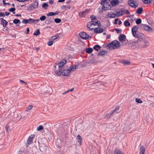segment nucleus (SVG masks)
I'll list each match as a JSON object with an SVG mask.
<instances>
[{
    "mask_svg": "<svg viewBox=\"0 0 154 154\" xmlns=\"http://www.w3.org/2000/svg\"><path fill=\"white\" fill-rule=\"evenodd\" d=\"M60 72H61V75L62 74L63 75L66 76H68L70 74V69H65L63 68L60 70Z\"/></svg>",
    "mask_w": 154,
    "mask_h": 154,
    "instance_id": "6",
    "label": "nucleus"
},
{
    "mask_svg": "<svg viewBox=\"0 0 154 154\" xmlns=\"http://www.w3.org/2000/svg\"><path fill=\"white\" fill-rule=\"evenodd\" d=\"M91 23H93L92 24V25H94V26L96 25L97 24V23H98V21H97V22H94V21H91Z\"/></svg>",
    "mask_w": 154,
    "mask_h": 154,
    "instance_id": "48",
    "label": "nucleus"
},
{
    "mask_svg": "<svg viewBox=\"0 0 154 154\" xmlns=\"http://www.w3.org/2000/svg\"><path fill=\"white\" fill-rule=\"evenodd\" d=\"M66 7V6L65 5H63L61 7V8L62 9H64Z\"/></svg>",
    "mask_w": 154,
    "mask_h": 154,
    "instance_id": "58",
    "label": "nucleus"
},
{
    "mask_svg": "<svg viewBox=\"0 0 154 154\" xmlns=\"http://www.w3.org/2000/svg\"><path fill=\"white\" fill-rule=\"evenodd\" d=\"M119 20V19L116 18L114 20V23L115 24H116L117 23V22Z\"/></svg>",
    "mask_w": 154,
    "mask_h": 154,
    "instance_id": "53",
    "label": "nucleus"
},
{
    "mask_svg": "<svg viewBox=\"0 0 154 154\" xmlns=\"http://www.w3.org/2000/svg\"><path fill=\"white\" fill-rule=\"evenodd\" d=\"M143 10V9L142 8H139L137 9L136 13L139 14H140L142 13Z\"/></svg>",
    "mask_w": 154,
    "mask_h": 154,
    "instance_id": "20",
    "label": "nucleus"
},
{
    "mask_svg": "<svg viewBox=\"0 0 154 154\" xmlns=\"http://www.w3.org/2000/svg\"><path fill=\"white\" fill-rule=\"evenodd\" d=\"M15 10L16 9L15 8H12L8 9V10L11 12H13V14H15Z\"/></svg>",
    "mask_w": 154,
    "mask_h": 154,
    "instance_id": "33",
    "label": "nucleus"
},
{
    "mask_svg": "<svg viewBox=\"0 0 154 154\" xmlns=\"http://www.w3.org/2000/svg\"><path fill=\"white\" fill-rule=\"evenodd\" d=\"M66 63V60H63L58 64H55V65L54 66L55 69H56L57 66L58 67V69H57L54 71L56 75L58 76L61 75V72H60V70L64 68L63 66Z\"/></svg>",
    "mask_w": 154,
    "mask_h": 154,
    "instance_id": "1",
    "label": "nucleus"
},
{
    "mask_svg": "<svg viewBox=\"0 0 154 154\" xmlns=\"http://www.w3.org/2000/svg\"><path fill=\"white\" fill-rule=\"evenodd\" d=\"M120 45V43L118 41L116 40H114L112 41L111 43L109 44L107 46L109 48L113 47V48L117 49L118 48Z\"/></svg>",
    "mask_w": 154,
    "mask_h": 154,
    "instance_id": "4",
    "label": "nucleus"
},
{
    "mask_svg": "<svg viewBox=\"0 0 154 154\" xmlns=\"http://www.w3.org/2000/svg\"><path fill=\"white\" fill-rule=\"evenodd\" d=\"M124 25L125 26H130L131 25V24L128 20H126L124 22Z\"/></svg>",
    "mask_w": 154,
    "mask_h": 154,
    "instance_id": "26",
    "label": "nucleus"
},
{
    "mask_svg": "<svg viewBox=\"0 0 154 154\" xmlns=\"http://www.w3.org/2000/svg\"><path fill=\"white\" fill-rule=\"evenodd\" d=\"M114 154H124L118 148L115 149L114 151Z\"/></svg>",
    "mask_w": 154,
    "mask_h": 154,
    "instance_id": "16",
    "label": "nucleus"
},
{
    "mask_svg": "<svg viewBox=\"0 0 154 154\" xmlns=\"http://www.w3.org/2000/svg\"><path fill=\"white\" fill-rule=\"evenodd\" d=\"M150 105L151 106L154 107V102L150 103Z\"/></svg>",
    "mask_w": 154,
    "mask_h": 154,
    "instance_id": "60",
    "label": "nucleus"
},
{
    "mask_svg": "<svg viewBox=\"0 0 154 154\" xmlns=\"http://www.w3.org/2000/svg\"><path fill=\"white\" fill-rule=\"evenodd\" d=\"M47 15L48 16H53L54 15V12H50L48 14H47Z\"/></svg>",
    "mask_w": 154,
    "mask_h": 154,
    "instance_id": "49",
    "label": "nucleus"
},
{
    "mask_svg": "<svg viewBox=\"0 0 154 154\" xmlns=\"http://www.w3.org/2000/svg\"><path fill=\"white\" fill-rule=\"evenodd\" d=\"M103 31V29L101 28H97L94 29V32L97 33H100Z\"/></svg>",
    "mask_w": 154,
    "mask_h": 154,
    "instance_id": "14",
    "label": "nucleus"
},
{
    "mask_svg": "<svg viewBox=\"0 0 154 154\" xmlns=\"http://www.w3.org/2000/svg\"><path fill=\"white\" fill-rule=\"evenodd\" d=\"M142 1L146 4H148L151 2V1L150 0H142Z\"/></svg>",
    "mask_w": 154,
    "mask_h": 154,
    "instance_id": "36",
    "label": "nucleus"
},
{
    "mask_svg": "<svg viewBox=\"0 0 154 154\" xmlns=\"http://www.w3.org/2000/svg\"><path fill=\"white\" fill-rule=\"evenodd\" d=\"M122 63L125 65H128L130 64V62L128 60H126L122 61Z\"/></svg>",
    "mask_w": 154,
    "mask_h": 154,
    "instance_id": "31",
    "label": "nucleus"
},
{
    "mask_svg": "<svg viewBox=\"0 0 154 154\" xmlns=\"http://www.w3.org/2000/svg\"><path fill=\"white\" fill-rule=\"evenodd\" d=\"M77 66L76 65L71 66L70 67H69V69H70V71H71V70H73L74 69H75Z\"/></svg>",
    "mask_w": 154,
    "mask_h": 154,
    "instance_id": "34",
    "label": "nucleus"
},
{
    "mask_svg": "<svg viewBox=\"0 0 154 154\" xmlns=\"http://www.w3.org/2000/svg\"><path fill=\"white\" fill-rule=\"evenodd\" d=\"M141 20L140 18L137 19L136 21V23L137 24H139L141 23Z\"/></svg>",
    "mask_w": 154,
    "mask_h": 154,
    "instance_id": "41",
    "label": "nucleus"
},
{
    "mask_svg": "<svg viewBox=\"0 0 154 154\" xmlns=\"http://www.w3.org/2000/svg\"><path fill=\"white\" fill-rule=\"evenodd\" d=\"M79 35L82 38L86 40L89 39V38H91V36H89L85 32H80L79 34Z\"/></svg>",
    "mask_w": 154,
    "mask_h": 154,
    "instance_id": "7",
    "label": "nucleus"
},
{
    "mask_svg": "<svg viewBox=\"0 0 154 154\" xmlns=\"http://www.w3.org/2000/svg\"><path fill=\"white\" fill-rule=\"evenodd\" d=\"M43 129V127L42 125H40L37 127V130L38 131H40L42 130Z\"/></svg>",
    "mask_w": 154,
    "mask_h": 154,
    "instance_id": "42",
    "label": "nucleus"
},
{
    "mask_svg": "<svg viewBox=\"0 0 154 154\" xmlns=\"http://www.w3.org/2000/svg\"><path fill=\"white\" fill-rule=\"evenodd\" d=\"M101 48V46L98 45H96L93 47V48L97 51H98V50L97 48L100 49Z\"/></svg>",
    "mask_w": 154,
    "mask_h": 154,
    "instance_id": "29",
    "label": "nucleus"
},
{
    "mask_svg": "<svg viewBox=\"0 0 154 154\" xmlns=\"http://www.w3.org/2000/svg\"><path fill=\"white\" fill-rule=\"evenodd\" d=\"M106 53V51L103 50L99 52L98 54V55L103 56Z\"/></svg>",
    "mask_w": 154,
    "mask_h": 154,
    "instance_id": "23",
    "label": "nucleus"
},
{
    "mask_svg": "<svg viewBox=\"0 0 154 154\" xmlns=\"http://www.w3.org/2000/svg\"><path fill=\"white\" fill-rule=\"evenodd\" d=\"M147 100L151 102L154 101V97L152 96H148L147 97Z\"/></svg>",
    "mask_w": 154,
    "mask_h": 154,
    "instance_id": "24",
    "label": "nucleus"
},
{
    "mask_svg": "<svg viewBox=\"0 0 154 154\" xmlns=\"http://www.w3.org/2000/svg\"><path fill=\"white\" fill-rule=\"evenodd\" d=\"M32 105H30L29 106H28V109H27V111H29V110L31 109H32Z\"/></svg>",
    "mask_w": 154,
    "mask_h": 154,
    "instance_id": "51",
    "label": "nucleus"
},
{
    "mask_svg": "<svg viewBox=\"0 0 154 154\" xmlns=\"http://www.w3.org/2000/svg\"><path fill=\"white\" fill-rule=\"evenodd\" d=\"M65 0H58V2H64Z\"/></svg>",
    "mask_w": 154,
    "mask_h": 154,
    "instance_id": "63",
    "label": "nucleus"
},
{
    "mask_svg": "<svg viewBox=\"0 0 154 154\" xmlns=\"http://www.w3.org/2000/svg\"><path fill=\"white\" fill-rule=\"evenodd\" d=\"M77 137L78 139V142L79 143L80 145H81L82 141V137L81 136L79 135H78Z\"/></svg>",
    "mask_w": 154,
    "mask_h": 154,
    "instance_id": "28",
    "label": "nucleus"
},
{
    "mask_svg": "<svg viewBox=\"0 0 154 154\" xmlns=\"http://www.w3.org/2000/svg\"><path fill=\"white\" fill-rule=\"evenodd\" d=\"M125 14H130V13L128 10H125Z\"/></svg>",
    "mask_w": 154,
    "mask_h": 154,
    "instance_id": "54",
    "label": "nucleus"
},
{
    "mask_svg": "<svg viewBox=\"0 0 154 154\" xmlns=\"http://www.w3.org/2000/svg\"><path fill=\"white\" fill-rule=\"evenodd\" d=\"M51 22V21L49 20H46L45 21V23L47 24H49Z\"/></svg>",
    "mask_w": 154,
    "mask_h": 154,
    "instance_id": "52",
    "label": "nucleus"
},
{
    "mask_svg": "<svg viewBox=\"0 0 154 154\" xmlns=\"http://www.w3.org/2000/svg\"><path fill=\"white\" fill-rule=\"evenodd\" d=\"M90 18H91L92 21L93 20H96L97 19L96 17L93 15L91 16Z\"/></svg>",
    "mask_w": 154,
    "mask_h": 154,
    "instance_id": "46",
    "label": "nucleus"
},
{
    "mask_svg": "<svg viewBox=\"0 0 154 154\" xmlns=\"http://www.w3.org/2000/svg\"><path fill=\"white\" fill-rule=\"evenodd\" d=\"M40 32L38 29H37L34 33L33 35H38L40 34Z\"/></svg>",
    "mask_w": 154,
    "mask_h": 154,
    "instance_id": "32",
    "label": "nucleus"
},
{
    "mask_svg": "<svg viewBox=\"0 0 154 154\" xmlns=\"http://www.w3.org/2000/svg\"><path fill=\"white\" fill-rule=\"evenodd\" d=\"M128 4L130 6L133 8H136L138 6V4L136 5L133 0H129L128 1Z\"/></svg>",
    "mask_w": 154,
    "mask_h": 154,
    "instance_id": "10",
    "label": "nucleus"
},
{
    "mask_svg": "<svg viewBox=\"0 0 154 154\" xmlns=\"http://www.w3.org/2000/svg\"><path fill=\"white\" fill-rule=\"evenodd\" d=\"M55 41H49L48 42L47 44L48 46H51L53 45V43Z\"/></svg>",
    "mask_w": 154,
    "mask_h": 154,
    "instance_id": "37",
    "label": "nucleus"
},
{
    "mask_svg": "<svg viewBox=\"0 0 154 154\" xmlns=\"http://www.w3.org/2000/svg\"><path fill=\"white\" fill-rule=\"evenodd\" d=\"M111 0H102L100 3L101 5H102V11H106L111 9V7L109 4L110 3Z\"/></svg>",
    "mask_w": 154,
    "mask_h": 154,
    "instance_id": "2",
    "label": "nucleus"
},
{
    "mask_svg": "<svg viewBox=\"0 0 154 154\" xmlns=\"http://www.w3.org/2000/svg\"><path fill=\"white\" fill-rule=\"evenodd\" d=\"M122 22L120 20H119L118 22V25H120V24H122Z\"/></svg>",
    "mask_w": 154,
    "mask_h": 154,
    "instance_id": "64",
    "label": "nucleus"
},
{
    "mask_svg": "<svg viewBox=\"0 0 154 154\" xmlns=\"http://www.w3.org/2000/svg\"><path fill=\"white\" fill-rule=\"evenodd\" d=\"M149 43V42L148 41L146 40L145 41L144 43L143 44L142 43L141 45H140L141 47L143 48H146L147 47L148 45H147V44Z\"/></svg>",
    "mask_w": 154,
    "mask_h": 154,
    "instance_id": "19",
    "label": "nucleus"
},
{
    "mask_svg": "<svg viewBox=\"0 0 154 154\" xmlns=\"http://www.w3.org/2000/svg\"><path fill=\"white\" fill-rule=\"evenodd\" d=\"M48 6V5L47 3H44L42 5V8H44L45 9H46L47 7Z\"/></svg>",
    "mask_w": 154,
    "mask_h": 154,
    "instance_id": "40",
    "label": "nucleus"
},
{
    "mask_svg": "<svg viewBox=\"0 0 154 154\" xmlns=\"http://www.w3.org/2000/svg\"><path fill=\"white\" fill-rule=\"evenodd\" d=\"M135 100L137 103H143L142 100L140 99L136 98Z\"/></svg>",
    "mask_w": 154,
    "mask_h": 154,
    "instance_id": "44",
    "label": "nucleus"
},
{
    "mask_svg": "<svg viewBox=\"0 0 154 154\" xmlns=\"http://www.w3.org/2000/svg\"><path fill=\"white\" fill-rule=\"evenodd\" d=\"M97 24H98V26L100 27V26H101V23H100V21H98V23H97Z\"/></svg>",
    "mask_w": 154,
    "mask_h": 154,
    "instance_id": "56",
    "label": "nucleus"
},
{
    "mask_svg": "<svg viewBox=\"0 0 154 154\" xmlns=\"http://www.w3.org/2000/svg\"><path fill=\"white\" fill-rule=\"evenodd\" d=\"M145 149L143 146H141L140 148L139 154H145Z\"/></svg>",
    "mask_w": 154,
    "mask_h": 154,
    "instance_id": "15",
    "label": "nucleus"
},
{
    "mask_svg": "<svg viewBox=\"0 0 154 154\" xmlns=\"http://www.w3.org/2000/svg\"><path fill=\"white\" fill-rule=\"evenodd\" d=\"M88 11V9H85V11H83L82 12H80L79 13V16L82 17H84L86 15V12L87 11Z\"/></svg>",
    "mask_w": 154,
    "mask_h": 154,
    "instance_id": "18",
    "label": "nucleus"
},
{
    "mask_svg": "<svg viewBox=\"0 0 154 154\" xmlns=\"http://www.w3.org/2000/svg\"><path fill=\"white\" fill-rule=\"evenodd\" d=\"M29 31V27H27L26 28V34H28Z\"/></svg>",
    "mask_w": 154,
    "mask_h": 154,
    "instance_id": "55",
    "label": "nucleus"
},
{
    "mask_svg": "<svg viewBox=\"0 0 154 154\" xmlns=\"http://www.w3.org/2000/svg\"><path fill=\"white\" fill-rule=\"evenodd\" d=\"M46 17L45 16L43 15L40 18V20H41V21H44L46 19Z\"/></svg>",
    "mask_w": 154,
    "mask_h": 154,
    "instance_id": "43",
    "label": "nucleus"
},
{
    "mask_svg": "<svg viewBox=\"0 0 154 154\" xmlns=\"http://www.w3.org/2000/svg\"><path fill=\"white\" fill-rule=\"evenodd\" d=\"M17 1L20 2H24L25 1V0H16Z\"/></svg>",
    "mask_w": 154,
    "mask_h": 154,
    "instance_id": "62",
    "label": "nucleus"
},
{
    "mask_svg": "<svg viewBox=\"0 0 154 154\" xmlns=\"http://www.w3.org/2000/svg\"><path fill=\"white\" fill-rule=\"evenodd\" d=\"M34 135H31L29 136L28 139L27 144L29 145L32 143V140L34 137Z\"/></svg>",
    "mask_w": 154,
    "mask_h": 154,
    "instance_id": "11",
    "label": "nucleus"
},
{
    "mask_svg": "<svg viewBox=\"0 0 154 154\" xmlns=\"http://www.w3.org/2000/svg\"><path fill=\"white\" fill-rule=\"evenodd\" d=\"M39 21V19H34L32 18H29V19H24L22 21V22L23 24H35L37 23Z\"/></svg>",
    "mask_w": 154,
    "mask_h": 154,
    "instance_id": "3",
    "label": "nucleus"
},
{
    "mask_svg": "<svg viewBox=\"0 0 154 154\" xmlns=\"http://www.w3.org/2000/svg\"><path fill=\"white\" fill-rule=\"evenodd\" d=\"M1 23L4 27H5L8 24V22L3 18H0Z\"/></svg>",
    "mask_w": 154,
    "mask_h": 154,
    "instance_id": "13",
    "label": "nucleus"
},
{
    "mask_svg": "<svg viewBox=\"0 0 154 154\" xmlns=\"http://www.w3.org/2000/svg\"><path fill=\"white\" fill-rule=\"evenodd\" d=\"M119 3V1L118 0H112L110 1V4L112 6H115Z\"/></svg>",
    "mask_w": 154,
    "mask_h": 154,
    "instance_id": "17",
    "label": "nucleus"
},
{
    "mask_svg": "<svg viewBox=\"0 0 154 154\" xmlns=\"http://www.w3.org/2000/svg\"><path fill=\"white\" fill-rule=\"evenodd\" d=\"M35 9L33 5H31L27 8V10L28 11L32 10Z\"/></svg>",
    "mask_w": 154,
    "mask_h": 154,
    "instance_id": "25",
    "label": "nucleus"
},
{
    "mask_svg": "<svg viewBox=\"0 0 154 154\" xmlns=\"http://www.w3.org/2000/svg\"><path fill=\"white\" fill-rule=\"evenodd\" d=\"M49 2L50 4L52 5L54 3V2L52 0H50Z\"/></svg>",
    "mask_w": 154,
    "mask_h": 154,
    "instance_id": "57",
    "label": "nucleus"
},
{
    "mask_svg": "<svg viewBox=\"0 0 154 154\" xmlns=\"http://www.w3.org/2000/svg\"><path fill=\"white\" fill-rule=\"evenodd\" d=\"M5 15L6 16H8V15H9L10 14V12H5Z\"/></svg>",
    "mask_w": 154,
    "mask_h": 154,
    "instance_id": "59",
    "label": "nucleus"
},
{
    "mask_svg": "<svg viewBox=\"0 0 154 154\" xmlns=\"http://www.w3.org/2000/svg\"><path fill=\"white\" fill-rule=\"evenodd\" d=\"M20 82H21V83H25V84H27V83L26 82H25L23 81L22 80H20Z\"/></svg>",
    "mask_w": 154,
    "mask_h": 154,
    "instance_id": "61",
    "label": "nucleus"
},
{
    "mask_svg": "<svg viewBox=\"0 0 154 154\" xmlns=\"http://www.w3.org/2000/svg\"><path fill=\"white\" fill-rule=\"evenodd\" d=\"M54 22L56 23H59L61 22V20L60 19L57 18H55L54 20Z\"/></svg>",
    "mask_w": 154,
    "mask_h": 154,
    "instance_id": "39",
    "label": "nucleus"
},
{
    "mask_svg": "<svg viewBox=\"0 0 154 154\" xmlns=\"http://www.w3.org/2000/svg\"><path fill=\"white\" fill-rule=\"evenodd\" d=\"M138 27L137 26H134L131 29V31L133 36L135 38H138V35L137 34Z\"/></svg>",
    "mask_w": 154,
    "mask_h": 154,
    "instance_id": "5",
    "label": "nucleus"
},
{
    "mask_svg": "<svg viewBox=\"0 0 154 154\" xmlns=\"http://www.w3.org/2000/svg\"><path fill=\"white\" fill-rule=\"evenodd\" d=\"M140 27L145 30L147 31L148 32H152V28L149 26L146 25L142 24L140 25Z\"/></svg>",
    "mask_w": 154,
    "mask_h": 154,
    "instance_id": "8",
    "label": "nucleus"
},
{
    "mask_svg": "<svg viewBox=\"0 0 154 154\" xmlns=\"http://www.w3.org/2000/svg\"><path fill=\"white\" fill-rule=\"evenodd\" d=\"M93 51V49L91 48H88L86 49L85 51L86 53L88 54H90Z\"/></svg>",
    "mask_w": 154,
    "mask_h": 154,
    "instance_id": "22",
    "label": "nucleus"
},
{
    "mask_svg": "<svg viewBox=\"0 0 154 154\" xmlns=\"http://www.w3.org/2000/svg\"><path fill=\"white\" fill-rule=\"evenodd\" d=\"M13 23L17 24L19 23H20V21L19 19H15L13 20Z\"/></svg>",
    "mask_w": 154,
    "mask_h": 154,
    "instance_id": "35",
    "label": "nucleus"
},
{
    "mask_svg": "<svg viewBox=\"0 0 154 154\" xmlns=\"http://www.w3.org/2000/svg\"><path fill=\"white\" fill-rule=\"evenodd\" d=\"M126 38V36L125 35L121 34L119 37V40L122 42H123L125 41Z\"/></svg>",
    "mask_w": 154,
    "mask_h": 154,
    "instance_id": "12",
    "label": "nucleus"
},
{
    "mask_svg": "<svg viewBox=\"0 0 154 154\" xmlns=\"http://www.w3.org/2000/svg\"><path fill=\"white\" fill-rule=\"evenodd\" d=\"M115 30L116 32H117V33H121L122 31V30L121 29H120V30H119L117 28H115Z\"/></svg>",
    "mask_w": 154,
    "mask_h": 154,
    "instance_id": "47",
    "label": "nucleus"
},
{
    "mask_svg": "<svg viewBox=\"0 0 154 154\" xmlns=\"http://www.w3.org/2000/svg\"><path fill=\"white\" fill-rule=\"evenodd\" d=\"M117 14L116 13H112L111 15L110 16V17L111 18H114L116 16Z\"/></svg>",
    "mask_w": 154,
    "mask_h": 154,
    "instance_id": "45",
    "label": "nucleus"
},
{
    "mask_svg": "<svg viewBox=\"0 0 154 154\" xmlns=\"http://www.w3.org/2000/svg\"><path fill=\"white\" fill-rule=\"evenodd\" d=\"M33 6L35 9L37 8L38 7V3L37 1H35L33 3Z\"/></svg>",
    "mask_w": 154,
    "mask_h": 154,
    "instance_id": "27",
    "label": "nucleus"
},
{
    "mask_svg": "<svg viewBox=\"0 0 154 154\" xmlns=\"http://www.w3.org/2000/svg\"><path fill=\"white\" fill-rule=\"evenodd\" d=\"M93 23H91V22H89L87 24V27L88 28H89V29H91V30H92L93 29H94L93 28H91L90 27L92 25Z\"/></svg>",
    "mask_w": 154,
    "mask_h": 154,
    "instance_id": "30",
    "label": "nucleus"
},
{
    "mask_svg": "<svg viewBox=\"0 0 154 154\" xmlns=\"http://www.w3.org/2000/svg\"><path fill=\"white\" fill-rule=\"evenodd\" d=\"M119 106L116 107L115 109L112 111L108 113V114H106L105 116V118L106 119H109V118L115 112H116L117 111L119 110Z\"/></svg>",
    "mask_w": 154,
    "mask_h": 154,
    "instance_id": "9",
    "label": "nucleus"
},
{
    "mask_svg": "<svg viewBox=\"0 0 154 154\" xmlns=\"http://www.w3.org/2000/svg\"><path fill=\"white\" fill-rule=\"evenodd\" d=\"M123 12L124 11L122 10H121L117 12L116 14L117 15V16L120 17L123 15L124 14Z\"/></svg>",
    "mask_w": 154,
    "mask_h": 154,
    "instance_id": "21",
    "label": "nucleus"
},
{
    "mask_svg": "<svg viewBox=\"0 0 154 154\" xmlns=\"http://www.w3.org/2000/svg\"><path fill=\"white\" fill-rule=\"evenodd\" d=\"M58 35H55V36H52L51 38V40H52V41H54L55 40H56L57 38H58Z\"/></svg>",
    "mask_w": 154,
    "mask_h": 154,
    "instance_id": "38",
    "label": "nucleus"
},
{
    "mask_svg": "<svg viewBox=\"0 0 154 154\" xmlns=\"http://www.w3.org/2000/svg\"><path fill=\"white\" fill-rule=\"evenodd\" d=\"M5 15L4 13L0 12V17H4Z\"/></svg>",
    "mask_w": 154,
    "mask_h": 154,
    "instance_id": "50",
    "label": "nucleus"
}]
</instances>
